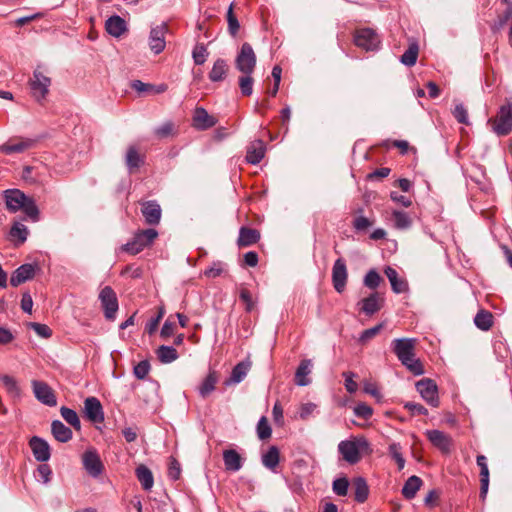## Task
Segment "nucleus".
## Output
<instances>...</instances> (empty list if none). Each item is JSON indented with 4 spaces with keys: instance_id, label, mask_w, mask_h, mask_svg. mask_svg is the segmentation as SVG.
Returning <instances> with one entry per match:
<instances>
[{
    "instance_id": "1",
    "label": "nucleus",
    "mask_w": 512,
    "mask_h": 512,
    "mask_svg": "<svg viewBox=\"0 0 512 512\" xmlns=\"http://www.w3.org/2000/svg\"><path fill=\"white\" fill-rule=\"evenodd\" d=\"M415 338H399L392 341V349L398 360L414 375L424 373L423 366L415 357Z\"/></svg>"
},
{
    "instance_id": "2",
    "label": "nucleus",
    "mask_w": 512,
    "mask_h": 512,
    "mask_svg": "<svg viewBox=\"0 0 512 512\" xmlns=\"http://www.w3.org/2000/svg\"><path fill=\"white\" fill-rule=\"evenodd\" d=\"M6 208L11 213L23 211L33 222L39 220V209L35 201L26 196L19 189H8L4 191Z\"/></svg>"
},
{
    "instance_id": "3",
    "label": "nucleus",
    "mask_w": 512,
    "mask_h": 512,
    "mask_svg": "<svg viewBox=\"0 0 512 512\" xmlns=\"http://www.w3.org/2000/svg\"><path fill=\"white\" fill-rule=\"evenodd\" d=\"M158 232L153 229H145L136 232L133 238L124 244L121 249L130 255H136L143 251L146 247H149L154 240L157 238Z\"/></svg>"
},
{
    "instance_id": "4",
    "label": "nucleus",
    "mask_w": 512,
    "mask_h": 512,
    "mask_svg": "<svg viewBox=\"0 0 512 512\" xmlns=\"http://www.w3.org/2000/svg\"><path fill=\"white\" fill-rule=\"evenodd\" d=\"M369 443L364 437L343 440L338 444V451L349 464H356L361 458V451L368 449Z\"/></svg>"
},
{
    "instance_id": "5",
    "label": "nucleus",
    "mask_w": 512,
    "mask_h": 512,
    "mask_svg": "<svg viewBox=\"0 0 512 512\" xmlns=\"http://www.w3.org/2000/svg\"><path fill=\"white\" fill-rule=\"evenodd\" d=\"M488 123L497 136H506L512 131V103L500 107L497 116Z\"/></svg>"
},
{
    "instance_id": "6",
    "label": "nucleus",
    "mask_w": 512,
    "mask_h": 512,
    "mask_svg": "<svg viewBox=\"0 0 512 512\" xmlns=\"http://www.w3.org/2000/svg\"><path fill=\"white\" fill-rule=\"evenodd\" d=\"M256 54L249 43H243L235 58V67L241 74H253Z\"/></svg>"
},
{
    "instance_id": "7",
    "label": "nucleus",
    "mask_w": 512,
    "mask_h": 512,
    "mask_svg": "<svg viewBox=\"0 0 512 512\" xmlns=\"http://www.w3.org/2000/svg\"><path fill=\"white\" fill-rule=\"evenodd\" d=\"M354 43L357 47L366 51H376L379 49L381 40L379 35L371 28H361L354 34Z\"/></svg>"
},
{
    "instance_id": "8",
    "label": "nucleus",
    "mask_w": 512,
    "mask_h": 512,
    "mask_svg": "<svg viewBox=\"0 0 512 512\" xmlns=\"http://www.w3.org/2000/svg\"><path fill=\"white\" fill-rule=\"evenodd\" d=\"M103 308L104 316L107 320L113 321L119 309L117 295L110 286L101 289L98 296Z\"/></svg>"
},
{
    "instance_id": "9",
    "label": "nucleus",
    "mask_w": 512,
    "mask_h": 512,
    "mask_svg": "<svg viewBox=\"0 0 512 512\" xmlns=\"http://www.w3.org/2000/svg\"><path fill=\"white\" fill-rule=\"evenodd\" d=\"M82 464L85 471L93 478H97L103 473V462L94 448L87 449L83 453Z\"/></svg>"
},
{
    "instance_id": "10",
    "label": "nucleus",
    "mask_w": 512,
    "mask_h": 512,
    "mask_svg": "<svg viewBox=\"0 0 512 512\" xmlns=\"http://www.w3.org/2000/svg\"><path fill=\"white\" fill-rule=\"evenodd\" d=\"M50 85L51 79L44 75L39 69H36L30 80V89L36 101L40 102L45 99L49 92Z\"/></svg>"
},
{
    "instance_id": "11",
    "label": "nucleus",
    "mask_w": 512,
    "mask_h": 512,
    "mask_svg": "<svg viewBox=\"0 0 512 512\" xmlns=\"http://www.w3.org/2000/svg\"><path fill=\"white\" fill-rule=\"evenodd\" d=\"M416 389L421 397L432 407H438L439 397L436 383L429 378L422 379L416 383Z\"/></svg>"
},
{
    "instance_id": "12",
    "label": "nucleus",
    "mask_w": 512,
    "mask_h": 512,
    "mask_svg": "<svg viewBox=\"0 0 512 512\" xmlns=\"http://www.w3.org/2000/svg\"><path fill=\"white\" fill-rule=\"evenodd\" d=\"M32 389L35 398L42 404L54 407L57 404L56 395L53 389L45 382L39 380L32 381Z\"/></svg>"
},
{
    "instance_id": "13",
    "label": "nucleus",
    "mask_w": 512,
    "mask_h": 512,
    "mask_svg": "<svg viewBox=\"0 0 512 512\" xmlns=\"http://www.w3.org/2000/svg\"><path fill=\"white\" fill-rule=\"evenodd\" d=\"M347 279L348 271L346 262L343 258H338L335 260L332 267V284L338 293H342L345 290Z\"/></svg>"
},
{
    "instance_id": "14",
    "label": "nucleus",
    "mask_w": 512,
    "mask_h": 512,
    "mask_svg": "<svg viewBox=\"0 0 512 512\" xmlns=\"http://www.w3.org/2000/svg\"><path fill=\"white\" fill-rule=\"evenodd\" d=\"M84 413L91 422L101 423L104 421L103 407L96 397L92 396L85 399Z\"/></svg>"
},
{
    "instance_id": "15",
    "label": "nucleus",
    "mask_w": 512,
    "mask_h": 512,
    "mask_svg": "<svg viewBox=\"0 0 512 512\" xmlns=\"http://www.w3.org/2000/svg\"><path fill=\"white\" fill-rule=\"evenodd\" d=\"M36 143V140L31 138H19L10 140L9 142L0 145V152L10 155L14 153H22L32 148Z\"/></svg>"
},
{
    "instance_id": "16",
    "label": "nucleus",
    "mask_w": 512,
    "mask_h": 512,
    "mask_svg": "<svg viewBox=\"0 0 512 512\" xmlns=\"http://www.w3.org/2000/svg\"><path fill=\"white\" fill-rule=\"evenodd\" d=\"M33 456L39 462H46L51 457L50 446L44 439L33 436L29 441Z\"/></svg>"
},
{
    "instance_id": "17",
    "label": "nucleus",
    "mask_w": 512,
    "mask_h": 512,
    "mask_svg": "<svg viewBox=\"0 0 512 512\" xmlns=\"http://www.w3.org/2000/svg\"><path fill=\"white\" fill-rule=\"evenodd\" d=\"M166 29L167 27L164 23L151 28L149 35V46L155 54L161 53L165 48L166 42L164 36Z\"/></svg>"
},
{
    "instance_id": "18",
    "label": "nucleus",
    "mask_w": 512,
    "mask_h": 512,
    "mask_svg": "<svg viewBox=\"0 0 512 512\" xmlns=\"http://www.w3.org/2000/svg\"><path fill=\"white\" fill-rule=\"evenodd\" d=\"M427 438L440 451L449 453L451 449V437L440 430H427Z\"/></svg>"
},
{
    "instance_id": "19",
    "label": "nucleus",
    "mask_w": 512,
    "mask_h": 512,
    "mask_svg": "<svg viewBox=\"0 0 512 512\" xmlns=\"http://www.w3.org/2000/svg\"><path fill=\"white\" fill-rule=\"evenodd\" d=\"M142 215L149 225H157L161 219V207L156 201H147L141 208Z\"/></svg>"
},
{
    "instance_id": "20",
    "label": "nucleus",
    "mask_w": 512,
    "mask_h": 512,
    "mask_svg": "<svg viewBox=\"0 0 512 512\" xmlns=\"http://www.w3.org/2000/svg\"><path fill=\"white\" fill-rule=\"evenodd\" d=\"M35 275V266L32 264H23L19 266L10 278V284L17 287L20 284L32 279Z\"/></svg>"
},
{
    "instance_id": "21",
    "label": "nucleus",
    "mask_w": 512,
    "mask_h": 512,
    "mask_svg": "<svg viewBox=\"0 0 512 512\" xmlns=\"http://www.w3.org/2000/svg\"><path fill=\"white\" fill-rule=\"evenodd\" d=\"M217 123L216 119L209 115L203 107H197L193 115V124L199 130H206Z\"/></svg>"
},
{
    "instance_id": "22",
    "label": "nucleus",
    "mask_w": 512,
    "mask_h": 512,
    "mask_svg": "<svg viewBox=\"0 0 512 512\" xmlns=\"http://www.w3.org/2000/svg\"><path fill=\"white\" fill-rule=\"evenodd\" d=\"M105 29L109 35L119 38L127 31V24L122 17L113 15L106 20Z\"/></svg>"
},
{
    "instance_id": "23",
    "label": "nucleus",
    "mask_w": 512,
    "mask_h": 512,
    "mask_svg": "<svg viewBox=\"0 0 512 512\" xmlns=\"http://www.w3.org/2000/svg\"><path fill=\"white\" fill-rule=\"evenodd\" d=\"M384 273L391 284L393 292L396 294H401L408 291L407 281L403 278H400L398 276V272L394 268L387 266L384 270Z\"/></svg>"
},
{
    "instance_id": "24",
    "label": "nucleus",
    "mask_w": 512,
    "mask_h": 512,
    "mask_svg": "<svg viewBox=\"0 0 512 512\" xmlns=\"http://www.w3.org/2000/svg\"><path fill=\"white\" fill-rule=\"evenodd\" d=\"M476 462L480 468V498L484 500L489 488V469L487 465V458L484 455H478Z\"/></svg>"
},
{
    "instance_id": "25",
    "label": "nucleus",
    "mask_w": 512,
    "mask_h": 512,
    "mask_svg": "<svg viewBox=\"0 0 512 512\" xmlns=\"http://www.w3.org/2000/svg\"><path fill=\"white\" fill-rule=\"evenodd\" d=\"M223 461L225 469L230 472H237L243 466V458L234 449H227L223 451Z\"/></svg>"
},
{
    "instance_id": "26",
    "label": "nucleus",
    "mask_w": 512,
    "mask_h": 512,
    "mask_svg": "<svg viewBox=\"0 0 512 512\" xmlns=\"http://www.w3.org/2000/svg\"><path fill=\"white\" fill-rule=\"evenodd\" d=\"M311 371L312 361L310 359L302 360L295 372V383L301 387L308 386L311 383L309 378Z\"/></svg>"
},
{
    "instance_id": "27",
    "label": "nucleus",
    "mask_w": 512,
    "mask_h": 512,
    "mask_svg": "<svg viewBox=\"0 0 512 512\" xmlns=\"http://www.w3.org/2000/svg\"><path fill=\"white\" fill-rule=\"evenodd\" d=\"M260 239V233L256 229L241 227L237 244L239 247H248L255 244Z\"/></svg>"
},
{
    "instance_id": "28",
    "label": "nucleus",
    "mask_w": 512,
    "mask_h": 512,
    "mask_svg": "<svg viewBox=\"0 0 512 512\" xmlns=\"http://www.w3.org/2000/svg\"><path fill=\"white\" fill-rule=\"evenodd\" d=\"M250 368V364L246 362H239L232 369L231 375L225 380L226 386L235 385L244 380Z\"/></svg>"
},
{
    "instance_id": "29",
    "label": "nucleus",
    "mask_w": 512,
    "mask_h": 512,
    "mask_svg": "<svg viewBox=\"0 0 512 512\" xmlns=\"http://www.w3.org/2000/svg\"><path fill=\"white\" fill-rule=\"evenodd\" d=\"M51 432L54 438L61 442L66 443L72 439V430L65 426L60 420H54L51 423Z\"/></svg>"
},
{
    "instance_id": "30",
    "label": "nucleus",
    "mask_w": 512,
    "mask_h": 512,
    "mask_svg": "<svg viewBox=\"0 0 512 512\" xmlns=\"http://www.w3.org/2000/svg\"><path fill=\"white\" fill-rule=\"evenodd\" d=\"M265 155L264 143L261 140L253 142L247 150L246 160L248 163L256 165Z\"/></svg>"
},
{
    "instance_id": "31",
    "label": "nucleus",
    "mask_w": 512,
    "mask_h": 512,
    "mask_svg": "<svg viewBox=\"0 0 512 512\" xmlns=\"http://www.w3.org/2000/svg\"><path fill=\"white\" fill-rule=\"evenodd\" d=\"M361 310L366 315H373L381 309V298L378 293H372L360 302Z\"/></svg>"
},
{
    "instance_id": "32",
    "label": "nucleus",
    "mask_w": 512,
    "mask_h": 512,
    "mask_svg": "<svg viewBox=\"0 0 512 512\" xmlns=\"http://www.w3.org/2000/svg\"><path fill=\"white\" fill-rule=\"evenodd\" d=\"M144 163V157L140 155L135 146H129L125 156V164L130 173L138 169Z\"/></svg>"
},
{
    "instance_id": "33",
    "label": "nucleus",
    "mask_w": 512,
    "mask_h": 512,
    "mask_svg": "<svg viewBox=\"0 0 512 512\" xmlns=\"http://www.w3.org/2000/svg\"><path fill=\"white\" fill-rule=\"evenodd\" d=\"M228 72V64L226 60L219 58L217 59L211 71L209 72V79L212 82H220L223 81L227 75Z\"/></svg>"
},
{
    "instance_id": "34",
    "label": "nucleus",
    "mask_w": 512,
    "mask_h": 512,
    "mask_svg": "<svg viewBox=\"0 0 512 512\" xmlns=\"http://www.w3.org/2000/svg\"><path fill=\"white\" fill-rule=\"evenodd\" d=\"M136 476L144 490L149 491L154 485V478L151 470L145 465L136 468Z\"/></svg>"
},
{
    "instance_id": "35",
    "label": "nucleus",
    "mask_w": 512,
    "mask_h": 512,
    "mask_svg": "<svg viewBox=\"0 0 512 512\" xmlns=\"http://www.w3.org/2000/svg\"><path fill=\"white\" fill-rule=\"evenodd\" d=\"M421 485V478L415 475L409 477L402 487V495L408 500L413 499Z\"/></svg>"
},
{
    "instance_id": "36",
    "label": "nucleus",
    "mask_w": 512,
    "mask_h": 512,
    "mask_svg": "<svg viewBox=\"0 0 512 512\" xmlns=\"http://www.w3.org/2000/svg\"><path fill=\"white\" fill-rule=\"evenodd\" d=\"M218 382V376L215 371H210L198 388V392L202 398H206L214 390Z\"/></svg>"
},
{
    "instance_id": "37",
    "label": "nucleus",
    "mask_w": 512,
    "mask_h": 512,
    "mask_svg": "<svg viewBox=\"0 0 512 512\" xmlns=\"http://www.w3.org/2000/svg\"><path fill=\"white\" fill-rule=\"evenodd\" d=\"M354 497L359 503H363L367 500L369 495V488L367 482L362 477H357L353 481Z\"/></svg>"
},
{
    "instance_id": "38",
    "label": "nucleus",
    "mask_w": 512,
    "mask_h": 512,
    "mask_svg": "<svg viewBox=\"0 0 512 512\" xmlns=\"http://www.w3.org/2000/svg\"><path fill=\"white\" fill-rule=\"evenodd\" d=\"M279 450L276 446H271L266 453L262 455V464L269 470L275 471L279 464Z\"/></svg>"
},
{
    "instance_id": "39",
    "label": "nucleus",
    "mask_w": 512,
    "mask_h": 512,
    "mask_svg": "<svg viewBox=\"0 0 512 512\" xmlns=\"http://www.w3.org/2000/svg\"><path fill=\"white\" fill-rule=\"evenodd\" d=\"M0 381L4 385L8 395L14 399H18L21 396V388L18 385L17 380L9 375H1Z\"/></svg>"
},
{
    "instance_id": "40",
    "label": "nucleus",
    "mask_w": 512,
    "mask_h": 512,
    "mask_svg": "<svg viewBox=\"0 0 512 512\" xmlns=\"http://www.w3.org/2000/svg\"><path fill=\"white\" fill-rule=\"evenodd\" d=\"M157 357L161 363H171L178 358V353L172 346L161 345L157 351Z\"/></svg>"
},
{
    "instance_id": "41",
    "label": "nucleus",
    "mask_w": 512,
    "mask_h": 512,
    "mask_svg": "<svg viewBox=\"0 0 512 512\" xmlns=\"http://www.w3.org/2000/svg\"><path fill=\"white\" fill-rule=\"evenodd\" d=\"M418 52V44L416 42L411 43L408 49L401 55L400 62L408 67L415 65L418 58Z\"/></svg>"
},
{
    "instance_id": "42",
    "label": "nucleus",
    "mask_w": 512,
    "mask_h": 512,
    "mask_svg": "<svg viewBox=\"0 0 512 512\" xmlns=\"http://www.w3.org/2000/svg\"><path fill=\"white\" fill-rule=\"evenodd\" d=\"M392 219L394 227L400 230L408 229L412 224L410 216L403 211L394 210L392 212Z\"/></svg>"
},
{
    "instance_id": "43",
    "label": "nucleus",
    "mask_w": 512,
    "mask_h": 512,
    "mask_svg": "<svg viewBox=\"0 0 512 512\" xmlns=\"http://www.w3.org/2000/svg\"><path fill=\"white\" fill-rule=\"evenodd\" d=\"M474 323L479 329L487 331L493 324V316L490 312L481 310L476 314Z\"/></svg>"
},
{
    "instance_id": "44",
    "label": "nucleus",
    "mask_w": 512,
    "mask_h": 512,
    "mask_svg": "<svg viewBox=\"0 0 512 512\" xmlns=\"http://www.w3.org/2000/svg\"><path fill=\"white\" fill-rule=\"evenodd\" d=\"M28 234V228L19 222H15L10 229V236L17 239L18 245L23 244L27 240Z\"/></svg>"
},
{
    "instance_id": "45",
    "label": "nucleus",
    "mask_w": 512,
    "mask_h": 512,
    "mask_svg": "<svg viewBox=\"0 0 512 512\" xmlns=\"http://www.w3.org/2000/svg\"><path fill=\"white\" fill-rule=\"evenodd\" d=\"M60 413H61V416L63 417V419L69 425H71L76 430H80L81 422L79 420V417H78L76 411H74L73 409H70L68 407L63 406L60 409Z\"/></svg>"
},
{
    "instance_id": "46",
    "label": "nucleus",
    "mask_w": 512,
    "mask_h": 512,
    "mask_svg": "<svg viewBox=\"0 0 512 512\" xmlns=\"http://www.w3.org/2000/svg\"><path fill=\"white\" fill-rule=\"evenodd\" d=\"M239 88L243 96H250L253 93L254 79L252 74H242L238 80Z\"/></svg>"
},
{
    "instance_id": "47",
    "label": "nucleus",
    "mask_w": 512,
    "mask_h": 512,
    "mask_svg": "<svg viewBox=\"0 0 512 512\" xmlns=\"http://www.w3.org/2000/svg\"><path fill=\"white\" fill-rule=\"evenodd\" d=\"M209 53L203 43H197L192 51V58L196 65H202L206 62Z\"/></svg>"
},
{
    "instance_id": "48",
    "label": "nucleus",
    "mask_w": 512,
    "mask_h": 512,
    "mask_svg": "<svg viewBox=\"0 0 512 512\" xmlns=\"http://www.w3.org/2000/svg\"><path fill=\"white\" fill-rule=\"evenodd\" d=\"M174 124L171 121H166L159 127L155 128L154 134L159 139H164L174 134Z\"/></svg>"
},
{
    "instance_id": "49",
    "label": "nucleus",
    "mask_w": 512,
    "mask_h": 512,
    "mask_svg": "<svg viewBox=\"0 0 512 512\" xmlns=\"http://www.w3.org/2000/svg\"><path fill=\"white\" fill-rule=\"evenodd\" d=\"M227 22H228V31L232 36H236L240 29V24L236 16L233 12V3L230 4L227 11Z\"/></svg>"
},
{
    "instance_id": "50",
    "label": "nucleus",
    "mask_w": 512,
    "mask_h": 512,
    "mask_svg": "<svg viewBox=\"0 0 512 512\" xmlns=\"http://www.w3.org/2000/svg\"><path fill=\"white\" fill-rule=\"evenodd\" d=\"M389 454L395 460L398 465V469L402 470L405 466V459L401 453V446L398 443H392L389 445Z\"/></svg>"
},
{
    "instance_id": "51",
    "label": "nucleus",
    "mask_w": 512,
    "mask_h": 512,
    "mask_svg": "<svg viewBox=\"0 0 512 512\" xmlns=\"http://www.w3.org/2000/svg\"><path fill=\"white\" fill-rule=\"evenodd\" d=\"M512 17V5L508 6V8L498 16L497 20L492 25V30L494 32L500 31Z\"/></svg>"
},
{
    "instance_id": "52",
    "label": "nucleus",
    "mask_w": 512,
    "mask_h": 512,
    "mask_svg": "<svg viewBox=\"0 0 512 512\" xmlns=\"http://www.w3.org/2000/svg\"><path fill=\"white\" fill-rule=\"evenodd\" d=\"M381 280L382 279L379 273L376 270L371 269L365 275L363 282L366 287L370 289H376L379 286Z\"/></svg>"
},
{
    "instance_id": "53",
    "label": "nucleus",
    "mask_w": 512,
    "mask_h": 512,
    "mask_svg": "<svg viewBox=\"0 0 512 512\" xmlns=\"http://www.w3.org/2000/svg\"><path fill=\"white\" fill-rule=\"evenodd\" d=\"M349 482L348 480L343 478H338L333 481L332 489L333 492L338 496H345L348 492Z\"/></svg>"
},
{
    "instance_id": "54",
    "label": "nucleus",
    "mask_w": 512,
    "mask_h": 512,
    "mask_svg": "<svg viewBox=\"0 0 512 512\" xmlns=\"http://www.w3.org/2000/svg\"><path fill=\"white\" fill-rule=\"evenodd\" d=\"M272 430L265 417H262L257 424V434L261 440L268 439Z\"/></svg>"
},
{
    "instance_id": "55",
    "label": "nucleus",
    "mask_w": 512,
    "mask_h": 512,
    "mask_svg": "<svg viewBox=\"0 0 512 512\" xmlns=\"http://www.w3.org/2000/svg\"><path fill=\"white\" fill-rule=\"evenodd\" d=\"M150 371V364L147 360L140 361L134 366V375L137 379H144Z\"/></svg>"
},
{
    "instance_id": "56",
    "label": "nucleus",
    "mask_w": 512,
    "mask_h": 512,
    "mask_svg": "<svg viewBox=\"0 0 512 512\" xmlns=\"http://www.w3.org/2000/svg\"><path fill=\"white\" fill-rule=\"evenodd\" d=\"M181 475V466L180 463L173 457L170 458L169 468H168V477L176 481L180 478Z\"/></svg>"
},
{
    "instance_id": "57",
    "label": "nucleus",
    "mask_w": 512,
    "mask_h": 512,
    "mask_svg": "<svg viewBox=\"0 0 512 512\" xmlns=\"http://www.w3.org/2000/svg\"><path fill=\"white\" fill-rule=\"evenodd\" d=\"M163 315H164V310L161 309L159 311V313L151 318L145 325V331L149 334V335H152L153 333H155V331L157 330L158 328V325L161 321V319L163 318Z\"/></svg>"
},
{
    "instance_id": "58",
    "label": "nucleus",
    "mask_w": 512,
    "mask_h": 512,
    "mask_svg": "<svg viewBox=\"0 0 512 512\" xmlns=\"http://www.w3.org/2000/svg\"><path fill=\"white\" fill-rule=\"evenodd\" d=\"M224 271V264L220 261L214 262L209 268L204 271V275L208 278H216Z\"/></svg>"
},
{
    "instance_id": "59",
    "label": "nucleus",
    "mask_w": 512,
    "mask_h": 512,
    "mask_svg": "<svg viewBox=\"0 0 512 512\" xmlns=\"http://www.w3.org/2000/svg\"><path fill=\"white\" fill-rule=\"evenodd\" d=\"M37 473L39 477V481L44 484H47L51 480L52 470L48 464H40L37 468Z\"/></svg>"
},
{
    "instance_id": "60",
    "label": "nucleus",
    "mask_w": 512,
    "mask_h": 512,
    "mask_svg": "<svg viewBox=\"0 0 512 512\" xmlns=\"http://www.w3.org/2000/svg\"><path fill=\"white\" fill-rule=\"evenodd\" d=\"M453 116L459 123L468 124V112L463 104H457L453 111Z\"/></svg>"
},
{
    "instance_id": "61",
    "label": "nucleus",
    "mask_w": 512,
    "mask_h": 512,
    "mask_svg": "<svg viewBox=\"0 0 512 512\" xmlns=\"http://www.w3.org/2000/svg\"><path fill=\"white\" fill-rule=\"evenodd\" d=\"M404 408L407 409L412 415H427L428 410L421 404L414 402H406Z\"/></svg>"
},
{
    "instance_id": "62",
    "label": "nucleus",
    "mask_w": 512,
    "mask_h": 512,
    "mask_svg": "<svg viewBox=\"0 0 512 512\" xmlns=\"http://www.w3.org/2000/svg\"><path fill=\"white\" fill-rule=\"evenodd\" d=\"M355 373L344 372L343 377L345 378V388L349 393H355L358 389V384L354 381Z\"/></svg>"
},
{
    "instance_id": "63",
    "label": "nucleus",
    "mask_w": 512,
    "mask_h": 512,
    "mask_svg": "<svg viewBox=\"0 0 512 512\" xmlns=\"http://www.w3.org/2000/svg\"><path fill=\"white\" fill-rule=\"evenodd\" d=\"M354 414L358 417H361V418H364V419H368L372 416L373 414V410L370 406L364 404V403H360L358 405L355 406L354 408Z\"/></svg>"
},
{
    "instance_id": "64",
    "label": "nucleus",
    "mask_w": 512,
    "mask_h": 512,
    "mask_svg": "<svg viewBox=\"0 0 512 512\" xmlns=\"http://www.w3.org/2000/svg\"><path fill=\"white\" fill-rule=\"evenodd\" d=\"M30 327L35 331V333L43 338H49L52 334L51 329L45 325L40 323H30Z\"/></svg>"
}]
</instances>
